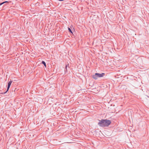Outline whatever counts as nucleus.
Returning <instances> with one entry per match:
<instances>
[{"label":"nucleus","instance_id":"obj_7","mask_svg":"<svg viewBox=\"0 0 149 149\" xmlns=\"http://www.w3.org/2000/svg\"><path fill=\"white\" fill-rule=\"evenodd\" d=\"M67 67V65H66V68Z\"/></svg>","mask_w":149,"mask_h":149},{"label":"nucleus","instance_id":"obj_5","mask_svg":"<svg viewBox=\"0 0 149 149\" xmlns=\"http://www.w3.org/2000/svg\"><path fill=\"white\" fill-rule=\"evenodd\" d=\"M42 63L45 66V67H46V63L45 61H42Z\"/></svg>","mask_w":149,"mask_h":149},{"label":"nucleus","instance_id":"obj_1","mask_svg":"<svg viewBox=\"0 0 149 149\" xmlns=\"http://www.w3.org/2000/svg\"><path fill=\"white\" fill-rule=\"evenodd\" d=\"M111 122L109 120L102 119L99 120L98 125L101 127H107L111 123Z\"/></svg>","mask_w":149,"mask_h":149},{"label":"nucleus","instance_id":"obj_2","mask_svg":"<svg viewBox=\"0 0 149 149\" xmlns=\"http://www.w3.org/2000/svg\"><path fill=\"white\" fill-rule=\"evenodd\" d=\"M104 75V74L102 73V74H99L96 73L94 74L93 75L92 77L95 79H97L98 77H103Z\"/></svg>","mask_w":149,"mask_h":149},{"label":"nucleus","instance_id":"obj_6","mask_svg":"<svg viewBox=\"0 0 149 149\" xmlns=\"http://www.w3.org/2000/svg\"><path fill=\"white\" fill-rule=\"evenodd\" d=\"M68 29L70 32H71V33H72V32L71 30L69 28H68Z\"/></svg>","mask_w":149,"mask_h":149},{"label":"nucleus","instance_id":"obj_4","mask_svg":"<svg viewBox=\"0 0 149 149\" xmlns=\"http://www.w3.org/2000/svg\"><path fill=\"white\" fill-rule=\"evenodd\" d=\"M8 3V2L7 1H5V2H4L1 3L0 4V5H1L3 4V3Z\"/></svg>","mask_w":149,"mask_h":149},{"label":"nucleus","instance_id":"obj_3","mask_svg":"<svg viewBox=\"0 0 149 149\" xmlns=\"http://www.w3.org/2000/svg\"><path fill=\"white\" fill-rule=\"evenodd\" d=\"M12 81H11L10 80L8 83V87H7V91L6 92H7L9 90V88H10V86L12 83Z\"/></svg>","mask_w":149,"mask_h":149}]
</instances>
